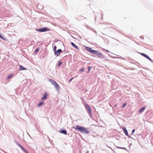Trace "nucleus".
<instances>
[{
	"label": "nucleus",
	"mask_w": 153,
	"mask_h": 153,
	"mask_svg": "<svg viewBox=\"0 0 153 153\" xmlns=\"http://www.w3.org/2000/svg\"><path fill=\"white\" fill-rule=\"evenodd\" d=\"M73 128L75 130H78L81 133L85 134H88L89 133L88 131L84 127L76 125L75 126H74Z\"/></svg>",
	"instance_id": "1"
},
{
	"label": "nucleus",
	"mask_w": 153,
	"mask_h": 153,
	"mask_svg": "<svg viewBox=\"0 0 153 153\" xmlns=\"http://www.w3.org/2000/svg\"><path fill=\"white\" fill-rule=\"evenodd\" d=\"M51 82L54 85L55 88L57 89L58 90L59 88V85L53 79H51L50 80Z\"/></svg>",
	"instance_id": "2"
},
{
	"label": "nucleus",
	"mask_w": 153,
	"mask_h": 153,
	"mask_svg": "<svg viewBox=\"0 0 153 153\" xmlns=\"http://www.w3.org/2000/svg\"><path fill=\"white\" fill-rule=\"evenodd\" d=\"M85 106L86 109L88 111L89 115H92L91 109L89 105L87 104H85Z\"/></svg>",
	"instance_id": "3"
},
{
	"label": "nucleus",
	"mask_w": 153,
	"mask_h": 153,
	"mask_svg": "<svg viewBox=\"0 0 153 153\" xmlns=\"http://www.w3.org/2000/svg\"><path fill=\"white\" fill-rule=\"evenodd\" d=\"M85 49L90 53L94 54L95 52H96V51L93 50L91 48L88 47H86Z\"/></svg>",
	"instance_id": "4"
},
{
	"label": "nucleus",
	"mask_w": 153,
	"mask_h": 153,
	"mask_svg": "<svg viewBox=\"0 0 153 153\" xmlns=\"http://www.w3.org/2000/svg\"><path fill=\"white\" fill-rule=\"evenodd\" d=\"M50 30L49 29L46 27H45L44 28H42L37 30V31L40 32H44L47 31H49Z\"/></svg>",
	"instance_id": "5"
},
{
	"label": "nucleus",
	"mask_w": 153,
	"mask_h": 153,
	"mask_svg": "<svg viewBox=\"0 0 153 153\" xmlns=\"http://www.w3.org/2000/svg\"><path fill=\"white\" fill-rule=\"evenodd\" d=\"M96 52H95L94 54H96L97 56L100 58H103V55L102 53L99 52L98 51H96Z\"/></svg>",
	"instance_id": "6"
},
{
	"label": "nucleus",
	"mask_w": 153,
	"mask_h": 153,
	"mask_svg": "<svg viewBox=\"0 0 153 153\" xmlns=\"http://www.w3.org/2000/svg\"><path fill=\"white\" fill-rule=\"evenodd\" d=\"M62 52V50L59 49L58 50L54 51L55 55L57 56H59L60 54V53Z\"/></svg>",
	"instance_id": "7"
},
{
	"label": "nucleus",
	"mask_w": 153,
	"mask_h": 153,
	"mask_svg": "<svg viewBox=\"0 0 153 153\" xmlns=\"http://www.w3.org/2000/svg\"><path fill=\"white\" fill-rule=\"evenodd\" d=\"M17 145L24 152H25L26 153H27V151L24 148V147L19 143H17Z\"/></svg>",
	"instance_id": "8"
},
{
	"label": "nucleus",
	"mask_w": 153,
	"mask_h": 153,
	"mask_svg": "<svg viewBox=\"0 0 153 153\" xmlns=\"http://www.w3.org/2000/svg\"><path fill=\"white\" fill-rule=\"evenodd\" d=\"M123 131L124 133L125 134L126 136H128V132H127V131L126 128L125 127H123Z\"/></svg>",
	"instance_id": "9"
},
{
	"label": "nucleus",
	"mask_w": 153,
	"mask_h": 153,
	"mask_svg": "<svg viewBox=\"0 0 153 153\" xmlns=\"http://www.w3.org/2000/svg\"><path fill=\"white\" fill-rule=\"evenodd\" d=\"M141 55L145 57L146 58L149 59L151 61H152V60L148 56L146 55V54L143 53H142L141 54Z\"/></svg>",
	"instance_id": "10"
},
{
	"label": "nucleus",
	"mask_w": 153,
	"mask_h": 153,
	"mask_svg": "<svg viewBox=\"0 0 153 153\" xmlns=\"http://www.w3.org/2000/svg\"><path fill=\"white\" fill-rule=\"evenodd\" d=\"M146 108V107H142V108H141V109H140L138 111V112L139 113H141Z\"/></svg>",
	"instance_id": "11"
},
{
	"label": "nucleus",
	"mask_w": 153,
	"mask_h": 153,
	"mask_svg": "<svg viewBox=\"0 0 153 153\" xmlns=\"http://www.w3.org/2000/svg\"><path fill=\"white\" fill-rule=\"evenodd\" d=\"M48 96V94L46 92H45L44 94V97L42 98V100H43L46 99Z\"/></svg>",
	"instance_id": "12"
},
{
	"label": "nucleus",
	"mask_w": 153,
	"mask_h": 153,
	"mask_svg": "<svg viewBox=\"0 0 153 153\" xmlns=\"http://www.w3.org/2000/svg\"><path fill=\"white\" fill-rule=\"evenodd\" d=\"M59 132L65 135L67 134V131L66 130H61Z\"/></svg>",
	"instance_id": "13"
},
{
	"label": "nucleus",
	"mask_w": 153,
	"mask_h": 153,
	"mask_svg": "<svg viewBox=\"0 0 153 153\" xmlns=\"http://www.w3.org/2000/svg\"><path fill=\"white\" fill-rule=\"evenodd\" d=\"M27 69L22 66L20 65L19 70L20 71L22 70H26Z\"/></svg>",
	"instance_id": "14"
},
{
	"label": "nucleus",
	"mask_w": 153,
	"mask_h": 153,
	"mask_svg": "<svg viewBox=\"0 0 153 153\" xmlns=\"http://www.w3.org/2000/svg\"><path fill=\"white\" fill-rule=\"evenodd\" d=\"M71 45L76 49H78L77 47L73 42H71Z\"/></svg>",
	"instance_id": "15"
},
{
	"label": "nucleus",
	"mask_w": 153,
	"mask_h": 153,
	"mask_svg": "<svg viewBox=\"0 0 153 153\" xmlns=\"http://www.w3.org/2000/svg\"><path fill=\"white\" fill-rule=\"evenodd\" d=\"M43 103H44V102H41L40 103H39L38 104V106L39 107L41 106L42 105H43Z\"/></svg>",
	"instance_id": "16"
},
{
	"label": "nucleus",
	"mask_w": 153,
	"mask_h": 153,
	"mask_svg": "<svg viewBox=\"0 0 153 153\" xmlns=\"http://www.w3.org/2000/svg\"><path fill=\"white\" fill-rule=\"evenodd\" d=\"M13 74H11L9 76L7 77V79H9L11 77H12L13 76Z\"/></svg>",
	"instance_id": "17"
},
{
	"label": "nucleus",
	"mask_w": 153,
	"mask_h": 153,
	"mask_svg": "<svg viewBox=\"0 0 153 153\" xmlns=\"http://www.w3.org/2000/svg\"><path fill=\"white\" fill-rule=\"evenodd\" d=\"M91 67L90 66L88 68V71L87 72L88 73H89L90 72V71L91 70Z\"/></svg>",
	"instance_id": "18"
},
{
	"label": "nucleus",
	"mask_w": 153,
	"mask_h": 153,
	"mask_svg": "<svg viewBox=\"0 0 153 153\" xmlns=\"http://www.w3.org/2000/svg\"><path fill=\"white\" fill-rule=\"evenodd\" d=\"M126 105V103H124L122 106V108H123L125 107Z\"/></svg>",
	"instance_id": "19"
},
{
	"label": "nucleus",
	"mask_w": 153,
	"mask_h": 153,
	"mask_svg": "<svg viewBox=\"0 0 153 153\" xmlns=\"http://www.w3.org/2000/svg\"><path fill=\"white\" fill-rule=\"evenodd\" d=\"M39 48H38L35 50L34 52L36 53V52H38V51H39Z\"/></svg>",
	"instance_id": "20"
},
{
	"label": "nucleus",
	"mask_w": 153,
	"mask_h": 153,
	"mask_svg": "<svg viewBox=\"0 0 153 153\" xmlns=\"http://www.w3.org/2000/svg\"><path fill=\"white\" fill-rule=\"evenodd\" d=\"M85 71V69L84 68H82L79 70V71L81 72L84 71Z\"/></svg>",
	"instance_id": "21"
},
{
	"label": "nucleus",
	"mask_w": 153,
	"mask_h": 153,
	"mask_svg": "<svg viewBox=\"0 0 153 153\" xmlns=\"http://www.w3.org/2000/svg\"><path fill=\"white\" fill-rule=\"evenodd\" d=\"M0 38L1 39H4V38L2 36H1V33H0Z\"/></svg>",
	"instance_id": "22"
},
{
	"label": "nucleus",
	"mask_w": 153,
	"mask_h": 153,
	"mask_svg": "<svg viewBox=\"0 0 153 153\" xmlns=\"http://www.w3.org/2000/svg\"><path fill=\"white\" fill-rule=\"evenodd\" d=\"M62 64V62H60L58 64V66H60V65Z\"/></svg>",
	"instance_id": "23"
},
{
	"label": "nucleus",
	"mask_w": 153,
	"mask_h": 153,
	"mask_svg": "<svg viewBox=\"0 0 153 153\" xmlns=\"http://www.w3.org/2000/svg\"><path fill=\"white\" fill-rule=\"evenodd\" d=\"M73 78H74L73 77H72V78H71V79H70L69 80V81H68V82H71V81L72 80V79H73Z\"/></svg>",
	"instance_id": "24"
},
{
	"label": "nucleus",
	"mask_w": 153,
	"mask_h": 153,
	"mask_svg": "<svg viewBox=\"0 0 153 153\" xmlns=\"http://www.w3.org/2000/svg\"><path fill=\"white\" fill-rule=\"evenodd\" d=\"M56 46H55L54 47V50L55 51H56Z\"/></svg>",
	"instance_id": "25"
},
{
	"label": "nucleus",
	"mask_w": 153,
	"mask_h": 153,
	"mask_svg": "<svg viewBox=\"0 0 153 153\" xmlns=\"http://www.w3.org/2000/svg\"><path fill=\"white\" fill-rule=\"evenodd\" d=\"M135 131V130L134 129H133L132 131V133L133 134L134 132Z\"/></svg>",
	"instance_id": "26"
},
{
	"label": "nucleus",
	"mask_w": 153,
	"mask_h": 153,
	"mask_svg": "<svg viewBox=\"0 0 153 153\" xmlns=\"http://www.w3.org/2000/svg\"><path fill=\"white\" fill-rule=\"evenodd\" d=\"M105 51L107 52H109L108 50H105Z\"/></svg>",
	"instance_id": "27"
},
{
	"label": "nucleus",
	"mask_w": 153,
	"mask_h": 153,
	"mask_svg": "<svg viewBox=\"0 0 153 153\" xmlns=\"http://www.w3.org/2000/svg\"><path fill=\"white\" fill-rule=\"evenodd\" d=\"M89 151H87L86 153H89Z\"/></svg>",
	"instance_id": "28"
},
{
	"label": "nucleus",
	"mask_w": 153,
	"mask_h": 153,
	"mask_svg": "<svg viewBox=\"0 0 153 153\" xmlns=\"http://www.w3.org/2000/svg\"><path fill=\"white\" fill-rule=\"evenodd\" d=\"M116 106V105H114V106H115V107Z\"/></svg>",
	"instance_id": "29"
}]
</instances>
